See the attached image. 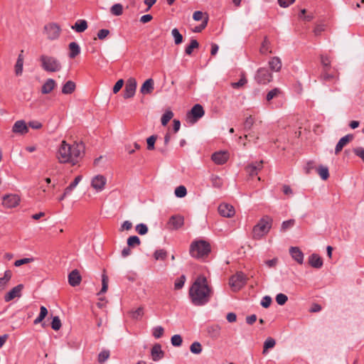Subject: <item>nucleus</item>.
Masks as SVG:
<instances>
[{
    "instance_id": "1",
    "label": "nucleus",
    "mask_w": 364,
    "mask_h": 364,
    "mask_svg": "<svg viewBox=\"0 0 364 364\" xmlns=\"http://www.w3.org/2000/svg\"><path fill=\"white\" fill-rule=\"evenodd\" d=\"M85 146L82 142L73 141V144L63 140L57 148L55 157L60 164L76 165L84 153Z\"/></svg>"
},
{
    "instance_id": "2",
    "label": "nucleus",
    "mask_w": 364,
    "mask_h": 364,
    "mask_svg": "<svg viewBox=\"0 0 364 364\" xmlns=\"http://www.w3.org/2000/svg\"><path fill=\"white\" fill-rule=\"evenodd\" d=\"M213 294V289L203 275L198 276L189 289V296L196 306L207 304Z\"/></svg>"
},
{
    "instance_id": "3",
    "label": "nucleus",
    "mask_w": 364,
    "mask_h": 364,
    "mask_svg": "<svg viewBox=\"0 0 364 364\" xmlns=\"http://www.w3.org/2000/svg\"><path fill=\"white\" fill-rule=\"evenodd\" d=\"M272 224V219L269 216L262 217L253 227L252 237L259 240L265 236L270 230Z\"/></svg>"
},
{
    "instance_id": "4",
    "label": "nucleus",
    "mask_w": 364,
    "mask_h": 364,
    "mask_svg": "<svg viewBox=\"0 0 364 364\" xmlns=\"http://www.w3.org/2000/svg\"><path fill=\"white\" fill-rule=\"evenodd\" d=\"M210 252V244L203 240L193 241L190 247L191 255L197 259H202L207 257Z\"/></svg>"
},
{
    "instance_id": "5",
    "label": "nucleus",
    "mask_w": 364,
    "mask_h": 364,
    "mask_svg": "<svg viewBox=\"0 0 364 364\" xmlns=\"http://www.w3.org/2000/svg\"><path fill=\"white\" fill-rule=\"evenodd\" d=\"M42 68L47 72H57L61 69V64L56 58L43 55L40 58Z\"/></svg>"
},
{
    "instance_id": "6",
    "label": "nucleus",
    "mask_w": 364,
    "mask_h": 364,
    "mask_svg": "<svg viewBox=\"0 0 364 364\" xmlns=\"http://www.w3.org/2000/svg\"><path fill=\"white\" fill-rule=\"evenodd\" d=\"M21 202V197L18 194L9 193L3 196L1 205L4 208L9 209L16 208Z\"/></svg>"
},
{
    "instance_id": "7",
    "label": "nucleus",
    "mask_w": 364,
    "mask_h": 364,
    "mask_svg": "<svg viewBox=\"0 0 364 364\" xmlns=\"http://www.w3.org/2000/svg\"><path fill=\"white\" fill-rule=\"evenodd\" d=\"M229 284L233 291H238L246 284V277L242 272H237L230 277Z\"/></svg>"
},
{
    "instance_id": "8",
    "label": "nucleus",
    "mask_w": 364,
    "mask_h": 364,
    "mask_svg": "<svg viewBox=\"0 0 364 364\" xmlns=\"http://www.w3.org/2000/svg\"><path fill=\"white\" fill-rule=\"evenodd\" d=\"M44 31L47 36V38L53 41L59 38L61 28L57 23H51L45 26Z\"/></svg>"
},
{
    "instance_id": "9",
    "label": "nucleus",
    "mask_w": 364,
    "mask_h": 364,
    "mask_svg": "<svg viewBox=\"0 0 364 364\" xmlns=\"http://www.w3.org/2000/svg\"><path fill=\"white\" fill-rule=\"evenodd\" d=\"M137 82L135 78L129 77L125 85L124 90V98L129 99L133 97L135 95Z\"/></svg>"
},
{
    "instance_id": "10",
    "label": "nucleus",
    "mask_w": 364,
    "mask_h": 364,
    "mask_svg": "<svg viewBox=\"0 0 364 364\" xmlns=\"http://www.w3.org/2000/svg\"><path fill=\"white\" fill-rule=\"evenodd\" d=\"M255 80L259 84H267L272 80V75L266 68H259L255 75Z\"/></svg>"
},
{
    "instance_id": "11",
    "label": "nucleus",
    "mask_w": 364,
    "mask_h": 364,
    "mask_svg": "<svg viewBox=\"0 0 364 364\" xmlns=\"http://www.w3.org/2000/svg\"><path fill=\"white\" fill-rule=\"evenodd\" d=\"M106 183V177L100 174L94 176L91 180V186L97 192L102 191L105 188Z\"/></svg>"
},
{
    "instance_id": "12",
    "label": "nucleus",
    "mask_w": 364,
    "mask_h": 364,
    "mask_svg": "<svg viewBox=\"0 0 364 364\" xmlns=\"http://www.w3.org/2000/svg\"><path fill=\"white\" fill-rule=\"evenodd\" d=\"M24 286L21 284L14 287L4 295V301L6 302H9L16 298H20L21 296V292Z\"/></svg>"
},
{
    "instance_id": "13",
    "label": "nucleus",
    "mask_w": 364,
    "mask_h": 364,
    "mask_svg": "<svg viewBox=\"0 0 364 364\" xmlns=\"http://www.w3.org/2000/svg\"><path fill=\"white\" fill-rule=\"evenodd\" d=\"M184 224V218L180 215H173L170 218L167 227L170 230H178Z\"/></svg>"
},
{
    "instance_id": "14",
    "label": "nucleus",
    "mask_w": 364,
    "mask_h": 364,
    "mask_svg": "<svg viewBox=\"0 0 364 364\" xmlns=\"http://www.w3.org/2000/svg\"><path fill=\"white\" fill-rule=\"evenodd\" d=\"M204 113L205 112L203 107L199 104H196L192 107L191 110L188 113L187 117L188 118L193 117V119H191V122H195L198 119L202 117L204 115Z\"/></svg>"
},
{
    "instance_id": "15",
    "label": "nucleus",
    "mask_w": 364,
    "mask_h": 364,
    "mask_svg": "<svg viewBox=\"0 0 364 364\" xmlns=\"http://www.w3.org/2000/svg\"><path fill=\"white\" fill-rule=\"evenodd\" d=\"M218 212L221 216L225 218H232L235 213L234 207L228 203L220 204L218 207Z\"/></svg>"
},
{
    "instance_id": "16",
    "label": "nucleus",
    "mask_w": 364,
    "mask_h": 364,
    "mask_svg": "<svg viewBox=\"0 0 364 364\" xmlns=\"http://www.w3.org/2000/svg\"><path fill=\"white\" fill-rule=\"evenodd\" d=\"M229 159V153L228 151H218L212 154L211 159L218 165L225 164Z\"/></svg>"
},
{
    "instance_id": "17",
    "label": "nucleus",
    "mask_w": 364,
    "mask_h": 364,
    "mask_svg": "<svg viewBox=\"0 0 364 364\" xmlns=\"http://www.w3.org/2000/svg\"><path fill=\"white\" fill-rule=\"evenodd\" d=\"M12 132L16 134H25L28 133V127L23 120H18L14 123Z\"/></svg>"
},
{
    "instance_id": "18",
    "label": "nucleus",
    "mask_w": 364,
    "mask_h": 364,
    "mask_svg": "<svg viewBox=\"0 0 364 364\" xmlns=\"http://www.w3.org/2000/svg\"><path fill=\"white\" fill-rule=\"evenodd\" d=\"M353 139V134H347L343 136L337 143L335 148V154H338L343 149V148L346 146L350 141H351Z\"/></svg>"
},
{
    "instance_id": "19",
    "label": "nucleus",
    "mask_w": 364,
    "mask_h": 364,
    "mask_svg": "<svg viewBox=\"0 0 364 364\" xmlns=\"http://www.w3.org/2000/svg\"><path fill=\"white\" fill-rule=\"evenodd\" d=\"M82 280V277L80 272L77 269L73 270L68 275V282L70 286L76 287L78 286Z\"/></svg>"
},
{
    "instance_id": "20",
    "label": "nucleus",
    "mask_w": 364,
    "mask_h": 364,
    "mask_svg": "<svg viewBox=\"0 0 364 364\" xmlns=\"http://www.w3.org/2000/svg\"><path fill=\"white\" fill-rule=\"evenodd\" d=\"M289 253L291 257L296 261L299 264H301L304 262V254L301 250L297 247H291L289 249Z\"/></svg>"
},
{
    "instance_id": "21",
    "label": "nucleus",
    "mask_w": 364,
    "mask_h": 364,
    "mask_svg": "<svg viewBox=\"0 0 364 364\" xmlns=\"http://www.w3.org/2000/svg\"><path fill=\"white\" fill-rule=\"evenodd\" d=\"M57 84L53 79L49 78L46 80L41 87V92L43 95L50 93L56 87Z\"/></svg>"
},
{
    "instance_id": "22",
    "label": "nucleus",
    "mask_w": 364,
    "mask_h": 364,
    "mask_svg": "<svg viewBox=\"0 0 364 364\" xmlns=\"http://www.w3.org/2000/svg\"><path fill=\"white\" fill-rule=\"evenodd\" d=\"M151 355L152 360L158 361L164 357V353L161 350V346L160 344H155L151 350Z\"/></svg>"
},
{
    "instance_id": "23",
    "label": "nucleus",
    "mask_w": 364,
    "mask_h": 364,
    "mask_svg": "<svg viewBox=\"0 0 364 364\" xmlns=\"http://www.w3.org/2000/svg\"><path fill=\"white\" fill-rule=\"evenodd\" d=\"M309 263L314 268H321L323 266V260L317 254H312L309 257Z\"/></svg>"
},
{
    "instance_id": "24",
    "label": "nucleus",
    "mask_w": 364,
    "mask_h": 364,
    "mask_svg": "<svg viewBox=\"0 0 364 364\" xmlns=\"http://www.w3.org/2000/svg\"><path fill=\"white\" fill-rule=\"evenodd\" d=\"M154 82L153 79L149 78V79L146 80L143 83L142 86L141 87L140 92L143 95L151 94L154 89Z\"/></svg>"
},
{
    "instance_id": "25",
    "label": "nucleus",
    "mask_w": 364,
    "mask_h": 364,
    "mask_svg": "<svg viewBox=\"0 0 364 364\" xmlns=\"http://www.w3.org/2000/svg\"><path fill=\"white\" fill-rule=\"evenodd\" d=\"M262 161L250 164L246 167L247 172L252 176L257 175L258 171L262 168Z\"/></svg>"
},
{
    "instance_id": "26",
    "label": "nucleus",
    "mask_w": 364,
    "mask_h": 364,
    "mask_svg": "<svg viewBox=\"0 0 364 364\" xmlns=\"http://www.w3.org/2000/svg\"><path fill=\"white\" fill-rule=\"evenodd\" d=\"M87 27L88 25L86 20L79 19L73 26H71V28L77 33H82L87 28Z\"/></svg>"
},
{
    "instance_id": "27",
    "label": "nucleus",
    "mask_w": 364,
    "mask_h": 364,
    "mask_svg": "<svg viewBox=\"0 0 364 364\" xmlns=\"http://www.w3.org/2000/svg\"><path fill=\"white\" fill-rule=\"evenodd\" d=\"M76 89L75 83L72 80L66 82L62 88V93L64 95L72 94Z\"/></svg>"
},
{
    "instance_id": "28",
    "label": "nucleus",
    "mask_w": 364,
    "mask_h": 364,
    "mask_svg": "<svg viewBox=\"0 0 364 364\" xmlns=\"http://www.w3.org/2000/svg\"><path fill=\"white\" fill-rule=\"evenodd\" d=\"M69 57L75 58L80 53V48L76 42L70 43L69 46Z\"/></svg>"
},
{
    "instance_id": "29",
    "label": "nucleus",
    "mask_w": 364,
    "mask_h": 364,
    "mask_svg": "<svg viewBox=\"0 0 364 364\" xmlns=\"http://www.w3.org/2000/svg\"><path fill=\"white\" fill-rule=\"evenodd\" d=\"M269 65L272 71L278 72L282 68L281 60L278 57H273L269 61Z\"/></svg>"
},
{
    "instance_id": "30",
    "label": "nucleus",
    "mask_w": 364,
    "mask_h": 364,
    "mask_svg": "<svg viewBox=\"0 0 364 364\" xmlns=\"http://www.w3.org/2000/svg\"><path fill=\"white\" fill-rule=\"evenodd\" d=\"M11 277L12 272L11 270L5 271L4 277L0 278V289L3 290L6 288Z\"/></svg>"
},
{
    "instance_id": "31",
    "label": "nucleus",
    "mask_w": 364,
    "mask_h": 364,
    "mask_svg": "<svg viewBox=\"0 0 364 364\" xmlns=\"http://www.w3.org/2000/svg\"><path fill=\"white\" fill-rule=\"evenodd\" d=\"M22 53L23 50H21V53L18 55L16 63L15 65V73L16 75H21L23 72V56Z\"/></svg>"
},
{
    "instance_id": "32",
    "label": "nucleus",
    "mask_w": 364,
    "mask_h": 364,
    "mask_svg": "<svg viewBox=\"0 0 364 364\" xmlns=\"http://www.w3.org/2000/svg\"><path fill=\"white\" fill-rule=\"evenodd\" d=\"M330 68L323 69L320 78L323 81H330L333 79H338V75L329 73Z\"/></svg>"
},
{
    "instance_id": "33",
    "label": "nucleus",
    "mask_w": 364,
    "mask_h": 364,
    "mask_svg": "<svg viewBox=\"0 0 364 364\" xmlns=\"http://www.w3.org/2000/svg\"><path fill=\"white\" fill-rule=\"evenodd\" d=\"M48 315V309L42 306L40 308V314L38 316V317L34 320L33 323L34 324L40 323Z\"/></svg>"
},
{
    "instance_id": "34",
    "label": "nucleus",
    "mask_w": 364,
    "mask_h": 364,
    "mask_svg": "<svg viewBox=\"0 0 364 364\" xmlns=\"http://www.w3.org/2000/svg\"><path fill=\"white\" fill-rule=\"evenodd\" d=\"M82 176H77L75 178L74 181L65 188L66 193L70 194V193L74 190V188L77 186V184L81 181Z\"/></svg>"
},
{
    "instance_id": "35",
    "label": "nucleus",
    "mask_w": 364,
    "mask_h": 364,
    "mask_svg": "<svg viewBox=\"0 0 364 364\" xmlns=\"http://www.w3.org/2000/svg\"><path fill=\"white\" fill-rule=\"evenodd\" d=\"M317 173L323 180H327L329 177L328 168L326 166H319L317 168Z\"/></svg>"
},
{
    "instance_id": "36",
    "label": "nucleus",
    "mask_w": 364,
    "mask_h": 364,
    "mask_svg": "<svg viewBox=\"0 0 364 364\" xmlns=\"http://www.w3.org/2000/svg\"><path fill=\"white\" fill-rule=\"evenodd\" d=\"M255 122V119L252 115L246 117L244 123L243 128L245 131L250 130Z\"/></svg>"
},
{
    "instance_id": "37",
    "label": "nucleus",
    "mask_w": 364,
    "mask_h": 364,
    "mask_svg": "<svg viewBox=\"0 0 364 364\" xmlns=\"http://www.w3.org/2000/svg\"><path fill=\"white\" fill-rule=\"evenodd\" d=\"M269 46H270V43H269V40L267 39V38L265 37L262 43L261 48H260V53L262 54H264V55H266L267 53H271L272 50L269 48Z\"/></svg>"
},
{
    "instance_id": "38",
    "label": "nucleus",
    "mask_w": 364,
    "mask_h": 364,
    "mask_svg": "<svg viewBox=\"0 0 364 364\" xmlns=\"http://www.w3.org/2000/svg\"><path fill=\"white\" fill-rule=\"evenodd\" d=\"M199 46L198 42L196 39H192L190 44L186 48L185 52L187 55L192 54L193 49L198 48Z\"/></svg>"
},
{
    "instance_id": "39",
    "label": "nucleus",
    "mask_w": 364,
    "mask_h": 364,
    "mask_svg": "<svg viewBox=\"0 0 364 364\" xmlns=\"http://www.w3.org/2000/svg\"><path fill=\"white\" fill-rule=\"evenodd\" d=\"M110 12L114 16H120L123 13V6L120 4H115L110 8Z\"/></svg>"
},
{
    "instance_id": "40",
    "label": "nucleus",
    "mask_w": 364,
    "mask_h": 364,
    "mask_svg": "<svg viewBox=\"0 0 364 364\" xmlns=\"http://www.w3.org/2000/svg\"><path fill=\"white\" fill-rule=\"evenodd\" d=\"M132 318L139 320L144 316V308L140 306L134 311L130 312Z\"/></svg>"
},
{
    "instance_id": "41",
    "label": "nucleus",
    "mask_w": 364,
    "mask_h": 364,
    "mask_svg": "<svg viewBox=\"0 0 364 364\" xmlns=\"http://www.w3.org/2000/svg\"><path fill=\"white\" fill-rule=\"evenodd\" d=\"M282 93V91L279 88H274L272 89V90H270L267 96H266V100L269 102L271 101L272 99H274V97L279 96L280 94Z\"/></svg>"
},
{
    "instance_id": "42",
    "label": "nucleus",
    "mask_w": 364,
    "mask_h": 364,
    "mask_svg": "<svg viewBox=\"0 0 364 364\" xmlns=\"http://www.w3.org/2000/svg\"><path fill=\"white\" fill-rule=\"evenodd\" d=\"M141 244L140 239L137 236H130L127 239V245L130 247L138 246Z\"/></svg>"
},
{
    "instance_id": "43",
    "label": "nucleus",
    "mask_w": 364,
    "mask_h": 364,
    "mask_svg": "<svg viewBox=\"0 0 364 364\" xmlns=\"http://www.w3.org/2000/svg\"><path fill=\"white\" fill-rule=\"evenodd\" d=\"M173 117V112L171 110H166L161 117L162 125L166 126Z\"/></svg>"
},
{
    "instance_id": "44",
    "label": "nucleus",
    "mask_w": 364,
    "mask_h": 364,
    "mask_svg": "<svg viewBox=\"0 0 364 364\" xmlns=\"http://www.w3.org/2000/svg\"><path fill=\"white\" fill-rule=\"evenodd\" d=\"M171 34L174 38V41L176 45H178L183 42V36L179 33L177 28H173L171 31Z\"/></svg>"
},
{
    "instance_id": "45",
    "label": "nucleus",
    "mask_w": 364,
    "mask_h": 364,
    "mask_svg": "<svg viewBox=\"0 0 364 364\" xmlns=\"http://www.w3.org/2000/svg\"><path fill=\"white\" fill-rule=\"evenodd\" d=\"M154 257L156 260H164L167 257V252L164 250H156L154 253Z\"/></svg>"
},
{
    "instance_id": "46",
    "label": "nucleus",
    "mask_w": 364,
    "mask_h": 364,
    "mask_svg": "<svg viewBox=\"0 0 364 364\" xmlns=\"http://www.w3.org/2000/svg\"><path fill=\"white\" fill-rule=\"evenodd\" d=\"M109 358V351L108 350H103L101 351L97 358V360L100 363H105Z\"/></svg>"
},
{
    "instance_id": "47",
    "label": "nucleus",
    "mask_w": 364,
    "mask_h": 364,
    "mask_svg": "<svg viewBox=\"0 0 364 364\" xmlns=\"http://www.w3.org/2000/svg\"><path fill=\"white\" fill-rule=\"evenodd\" d=\"M190 350L194 354H199L202 351V346L199 342H193L191 345Z\"/></svg>"
},
{
    "instance_id": "48",
    "label": "nucleus",
    "mask_w": 364,
    "mask_h": 364,
    "mask_svg": "<svg viewBox=\"0 0 364 364\" xmlns=\"http://www.w3.org/2000/svg\"><path fill=\"white\" fill-rule=\"evenodd\" d=\"M247 80L245 76V75H242L241 78L238 82H231V87L234 89H238L242 86H244L247 83Z\"/></svg>"
},
{
    "instance_id": "49",
    "label": "nucleus",
    "mask_w": 364,
    "mask_h": 364,
    "mask_svg": "<svg viewBox=\"0 0 364 364\" xmlns=\"http://www.w3.org/2000/svg\"><path fill=\"white\" fill-rule=\"evenodd\" d=\"M186 279L185 275H181L180 277L177 278L174 283L175 289H181L183 287Z\"/></svg>"
},
{
    "instance_id": "50",
    "label": "nucleus",
    "mask_w": 364,
    "mask_h": 364,
    "mask_svg": "<svg viewBox=\"0 0 364 364\" xmlns=\"http://www.w3.org/2000/svg\"><path fill=\"white\" fill-rule=\"evenodd\" d=\"M187 194V191L185 186H179L175 189V195L178 198H183Z\"/></svg>"
},
{
    "instance_id": "51",
    "label": "nucleus",
    "mask_w": 364,
    "mask_h": 364,
    "mask_svg": "<svg viewBox=\"0 0 364 364\" xmlns=\"http://www.w3.org/2000/svg\"><path fill=\"white\" fill-rule=\"evenodd\" d=\"M276 344L274 339L272 338H268L264 343L263 353H265L266 350L269 348H273Z\"/></svg>"
},
{
    "instance_id": "52",
    "label": "nucleus",
    "mask_w": 364,
    "mask_h": 364,
    "mask_svg": "<svg viewBox=\"0 0 364 364\" xmlns=\"http://www.w3.org/2000/svg\"><path fill=\"white\" fill-rule=\"evenodd\" d=\"M208 21V15H205L202 23L200 26H196L193 29V31L195 33L201 32L207 26Z\"/></svg>"
},
{
    "instance_id": "53",
    "label": "nucleus",
    "mask_w": 364,
    "mask_h": 364,
    "mask_svg": "<svg viewBox=\"0 0 364 364\" xmlns=\"http://www.w3.org/2000/svg\"><path fill=\"white\" fill-rule=\"evenodd\" d=\"M62 323L58 316H54L51 322V328L55 331H58L61 328Z\"/></svg>"
},
{
    "instance_id": "54",
    "label": "nucleus",
    "mask_w": 364,
    "mask_h": 364,
    "mask_svg": "<svg viewBox=\"0 0 364 364\" xmlns=\"http://www.w3.org/2000/svg\"><path fill=\"white\" fill-rule=\"evenodd\" d=\"M211 182L213 186L215 188H220L223 186V180L218 176H212Z\"/></svg>"
},
{
    "instance_id": "55",
    "label": "nucleus",
    "mask_w": 364,
    "mask_h": 364,
    "mask_svg": "<svg viewBox=\"0 0 364 364\" xmlns=\"http://www.w3.org/2000/svg\"><path fill=\"white\" fill-rule=\"evenodd\" d=\"M136 231L141 235H146L148 232V228L144 223L138 224L136 226Z\"/></svg>"
},
{
    "instance_id": "56",
    "label": "nucleus",
    "mask_w": 364,
    "mask_h": 364,
    "mask_svg": "<svg viewBox=\"0 0 364 364\" xmlns=\"http://www.w3.org/2000/svg\"><path fill=\"white\" fill-rule=\"evenodd\" d=\"M287 300V296L284 294L280 293L276 296V301L279 305H284Z\"/></svg>"
},
{
    "instance_id": "57",
    "label": "nucleus",
    "mask_w": 364,
    "mask_h": 364,
    "mask_svg": "<svg viewBox=\"0 0 364 364\" xmlns=\"http://www.w3.org/2000/svg\"><path fill=\"white\" fill-rule=\"evenodd\" d=\"M295 223V220L293 219H290L286 221H284L282 224V231H286L287 229L293 227Z\"/></svg>"
},
{
    "instance_id": "58",
    "label": "nucleus",
    "mask_w": 364,
    "mask_h": 364,
    "mask_svg": "<svg viewBox=\"0 0 364 364\" xmlns=\"http://www.w3.org/2000/svg\"><path fill=\"white\" fill-rule=\"evenodd\" d=\"M156 140V136H155V135H152L146 139L147 149L149 150L154 149V144H155Z\"/></svg>"
},
{
    "instance_id": "59",
    "label": "nucleus",
    "mask_w": 364,
    "mask_h": 364,
    "mask_svg": "<svg viewBox=\"0 0 364 364\" xmlns=\"http://www.w3.org/2000/svg\"><path fill=\"white\" fill-rule=\"evenodd\" d=\"M321 63L323 65V69L331 68V60L328 56L321 55Z\"/></svg>"
},
{
    "instance_id": "60",
    "label": "nucleus",
    "mask_w": 364,
    "mask_h": 364,
    "mask_svg": "<svg viewBox=\"0 0 364 364\" xmlns=\"http://www.w3.org/2000/svg\"><path fill=\"white\" fill-rule=\"evenodd\" d=\"M108 289V277L105 274L102 277V289L100 293H105Z\"/></svg>"
},
{
    "instance_id": "61",
    "label": "nucleus",
    "mask_w": 364,
    "mask_h": 364,
    "mask_svg": "<svg viewBox=\"0 0 364 364\" xmlns=\"http://www.w3.org/2000/svg\"><path fill=\"white\" fill-rule=\"evenodd\" d=\"M164 330L161 326H156L153 329V336L156 338H161L164 334Z\"/></svg>"
},
{
    "instance_id": "62",
    "label": "nucleus",
    "mask_w": 364,
    "mask_h": 364,
    "mask_svg": "<svg viewBox=\"0 0 364 364\" xmlns=\"http://www.w3.org/2000/svg\"><path fill=\"white\" fill-rule=\"evenodd\" d=\"M182 341V338L180 335H174L171 337V344L174 346H180Z\"/></svg>"
},
{
    "instance_id": "63",
    "label": "nucleus",
    "mask_w": 364,
    "mask_h": 364,
    "mask_svg": "<svg viewBox=\"0 0 364 364\" xmlns=\"http://www.w3.org/2000/svg\"><path fill=\"white\" fill-rule=\"evenodd\" d=\"M272 301V298L269 296H265L262 298L261 301V305L264 308H268L271 305Z\"/></svg>"
},
{
    "instance_id": "64",
    "label": "nucleus",
    "mask_w": 364,
    "mask_h": 364,
    "mask_svg": "<svg viewBox=\"0 0 364 364\" xmlns=\"http://www.w3.org/2000/svg\"><path fill=\"white\" fill-rule=\"evenodd\" d=\"M353 153L360 157L364 162V149L363 147H356L353 149Z\"/></svg>"
}]
</instances>
